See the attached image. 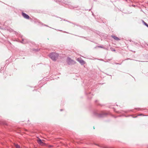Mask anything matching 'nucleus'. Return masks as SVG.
Listing matches in <instances>:
<instances>
[{
	"label": "nucleus",
	"mask_w": 148,
	"mask_h": 148,
	"mask_svg": "<svg viewBox=\"0 0 148 148\" xmlns=\"http://www.w3.org/2000/svg\"><path fill=\"white\" fill-rule=\"evenodd\" d=\"M62 1V0H61L60 1Z\"/></svg>",
	"instance_id": "obj_18"
},
{
	"label": "nucleus",
	"mask_w": 148,
	"mask_h": 148,
	"mask_svg": "<svg viewBox=\"0 0 148 148\" xmlns=\"http://www.w3.org/2000/svg\"><path fill=\"white\" fill-rule=\"evenodd\" d=\"M112 51H116V50L115 49H113Z\"/></svg>",
	"instance_id": "obj_14"
},
{
	"label": "nucleus",
	"mask_w": 148,
	"mask_h": 148,
	"mask_svg": "<svg viewBox=\"0 0 148 148\" xmlns=\"http://www.w3.org/2000/svg\"><path fill=\"white\" fill-rule=\"evenodd\" d=\"M49 57L53 61H55L57 59L59 56L58 54L54 53L52 52L50 53L49 55Z\"/></svg>",
	"instance_id": "obj_1"
},
{
	"label": "nucleus",
	"mask_w": 148,
	"mask_h": 148,
	"mask_svg": "<svg viewBox=\"0 0 148 148\" xmlns=\"http://www.w3.org/2000/svg\"><path fill=\"white\" fill-rule=\"evenodd\" d=\"M67 63L69 65H73L76 63V62L71 58L68 57L66 60Z\"/></svg>",
	"instance_id": "obj_2"
},
{
	"label": "nucleus",
	"mask_w": 148,
	"mask_h": 148,
	"mask_svg": "<svg viewBox=\"0 0 148 148\" xmlns=\"http://www.w3.org/2000/svg\"><path fill=\"white\" fill-rule=\"evenodd\" d=\"M15 146L16 148H20V147L18 145L15 144Z\"/></svg>",
	"instance_id": "obj_10"
},
{
	"label": "nucleus",
	"mask_w": 148,
	"mask_h": 148,
	"mask_svg": "<svg viewBox=\"0 0 148 148\" xmlns=\"http://www.w3.org/2000/svg\"><path fill=\"white\" fill-rule=\"evenodd\" d=\"M132 6H134L135 5H132Z\"/></svg>",
	"instance_id": "obj_21"
},
{
	"label": "nucleus",
	"mask_w": 148,
	"mask_h": 148,
	"mask_svg": "<svg viewBox=\"0 0 148 148\" xmlns=\"http://www.w3.org/2000/svg\"><path fill=\"white\" fill-rule=\"evenodd\" d=\"M116 64H119V63H117Z\"/></svg>",
	"instance_id": "obj_15"
},
{
	"label": "nucleus",
	"mask_w": 148,
	"mask_h": 148,
	"mask_svg": "<svg viewBox=\"0 0 148 148\" xmlns=\"http://www.w3.org/2000/svg\"><path fill=\"white\" fill-rule=\"evenodd\" d=\"M147 27L148 28V27Z\"/></svg>",
	"instance_id": "obj_22"
},
{
	"label": "nucleus",
	"mask_w": 148,
	"mask_h": 148,
	"mask_svg": "<svg viewBox=\"0 0 148 148\" xmlns=\"http://www.w3.org/2000/svg\"><path fill=\"white\" fill-rule=\"evenodd\" d=\"M98 47H99L101 48H103L102 46H98Z\"/></svg>",
	"instance_id": "obj_12"
},
{
	"label": "nucleus",
	"mask_w": 148,
	"mask_h": 148,
	"mask_svg": "<svg viewBox=\"0 0 148 148\" xmlns=\"http://www.w3.org/2000/svg\"><path fill=\"white\" fill-rule=\"evenodd\" d=\"M142 22L143 24L147 27H148V24L145 23L143 20H142Z\"/></svg>",
	"instance_id": "obj_8"
},
{
	"label": "nucleus",
	"mask_w": 148,
	"mask_h": 148,
	"mask_svg": "<svg viewBox=\"0 0 148 148\" xmlns=\"http://www.w3.org/2000/svg\"><path fill=\"white\" fill-rule=\"evenodd\" d=\"M72 8H73L72 7H70V8L71 9Z\"/></svg>",
	"instance_id": "obj_19"
},
{
	"label": "nucleus",
	"mask_w": 148,
	"mask_h": 148,
	"mask_svg": "<svg viewBox=\"0 0 148 148\" xmlns=\"http://www.w3.org/2000/svg\"><path fill=\"white\" fill-rule=\"evenodd\" d=\"M8 44H11V43L9 42H8Z\"/></svg>",
	"instance_id": "obj_13"
},
{
	"label": "nucleus",
	"mask_w": 148,
	"mask_h": 148,
	"mask_svg": "<svg viewBox=\"0 0 148 148\" xmlns=\"http://www.w3.org/2000/svg\"><path fill=\"white\" fill-rule=\"evenodd\" d=\"M22 15L24 18L26 19H29L30 18L28 14H27L24 12H22Z\"/></svg>",
	"instance_id": "obj_3"
},
{
	"label": "nucleus",
	"mask_w": 148,
	"mask_h": 148,
	"mask_svg": "<svg viewBox=\"0 0 148 148\" xmlns=\"http://www.w3.org/2000/svg\"><path fill=\"white\" fill-rule=\"evenodd\" d=\"M85 27V28H88L87 27Z\"/></svg>",
	"instance_id": "obj_16"
},
{
	"label": "nucleus",
	"mask_w": 148,
	"mask_h": 148,
	"mask_svg": "<svg viewBox=\"0 0 148 148\" xmlns=\"http://www.w3.org/2000/svg\"><path fill=\"white\" fill-rule=\"evenodd\" d=\"M68 3V2H67L66 1H65V2H64V3L66 4H67Z\"/></svg>",
	"instance_id": "obj_11"
},
{
	"label": "nucleus",
	"mask_w": 148,
	"mask_h": 148,
	"mask_svg": "<svg viewBox=\"0 0 148 148\" xmlns=\"http://www.w3.org/2000/svg\"><path fill=\"white\" fill-rule=\"evenodd\" d=\"M147 46H148V44H147Z\"/></svg>",
	"instance_id": "obj_20"
},
{
	"label": "nucleus",
	"mask_w": 148,
	"mask_h": 148,
	"mask_svg": "<svg viewBox=\"0 0 148 148\" xmlns=\"http://www.w3.org/2000/svg\"><path fill=\"white\" fill-rule=\"evenodd\" d=\"M37 141L38 143L41 145H43L45 144L43 142V141H44L43 140H41L39 138H38Z\"/></svg>",
	"instance_id": "obj_5"
},
{
	"label": "nucleus",
	"mask_w": 148,
	"mask_h": 148,
	"mask_svg": "<svg viewBox=\"0 0 148 148\" xmlns=\"http://www.w3.org/2000/svg\"><path fill=\"white\" fill-rule=\"evenodd\" d=\"M33 50L34 51H38L40 50V49H33Z\"/></svg>",
	"instance_id": "obj_9"
},
{
	"label": "nucleus",
	"mask_w": 148,
	"mask_h": 148,
	"mask_svg": "<svg viewBox=\"0 0 148 148\" xmlns=\"http://www.w3.org/2000/svg\"><path fill=\"white\" fill-rule=\"evenodd\" d=\"M111 37L112 38H114V40H116L118 41V40H120V39L119 38H118L117 37H116V36H115L112 35L111 36Z\"/></svg>",
	"instance_id": "obj_6"
},
{
	"label": "nucleus",
	"mask_w": 148,
	"mask_h": 148,
	"mask_svg": "<svg viewBox=\"0 0 148 148\" xmlns=\"http://www.w3.org/2000/svg\"><path fill=\"white\" fill-rule=\"evenodd\" d=\"M44 26H47V25H45Z\"/></svg>",
	"instance_id": "obj_17"
},
{
	"label": "nucleus",
	"mask_w": 148,
	"mask_h": 148,
	"mask_svg": "<svg viewBox=\"0 0 148 148\" xmlns=\"http://www.w3.org/2000/svg\"><path fill=\"white\" fill-rule=\"evenodd\" d=\"M22 43L23 44H25L28 42L27 41L26 39H22V40L20 42Z\"/></svg>",
	"instance_id": "obj_7"
},
{
	"label": "nucleus",
	"mask_w": 148,
	"mask_h": 148,
	"mask_svg": "<svg viewBox=\"0 0 148 148\" xmlns=\"http://www.w3.org/2000/svg\"><path fill=\"white\" fill-rule=\"evenodd\" d=\"M77 60L80 63L81 65H83L85 63V61L81 58H78Z\"/></svg>",
	"instance_id": "obj_4"
}]
</instances>
